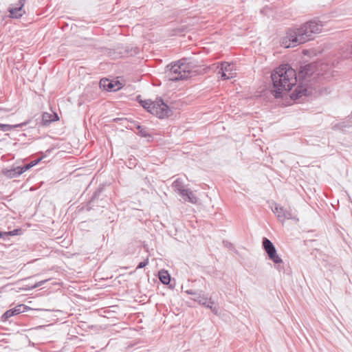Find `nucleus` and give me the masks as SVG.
<instances>
[{"label": "nucleus", "mask_w": 352, "mask_h": 352, "mask_svg": "<svg viewBox=\"0 0 352 352\" xmlns=\"http://www.w3.org/2000/svg\"><path fill=\"white\" fill-rule=\"evenodd\" d=\"M159 278L164 285H168L170 281V274L166 270H162L159 272Z\"/></svg>", "instance_id": "obj_17"}, {"label": "nucleus", "mask_w": 352, "mask_h": 352, "mask_svg": "<svg viewBox=\"0 0 352 352\" xmlns=\"http://www.w3.org/2000/svg\"><path fill=\"white\" fill-rule=\"evenodd\" d=\"M0 111H5V112L8 111L6 109L1 108V107H0Z\"/></svg>", "instance_id": "obj_32"}, {"label": "nucleus", "mask_w": 352, "mask_h": 352, "mask_svg": "<svg viewBox=\"0 0 352 352\" xmlns=\"http://www.w3.org/2000/svg\"><path fill=\"white\" fill-rule=\"evenodd\" d=\"M47 280H48V279L41 280V281L36 283L33 286H32V288L34 289V288L41 287V286L43 285Z\"/></svg>", "instance_id": "obj_28"}, {"label": "nucleus", "mask_w": 352, "mask_h": 352, "mask_svg": "<svg viewBox=\"0 0 352 352\" xmlns=\"http://www.w3.org/2000/svg\"><path fill=\"white\" fill-rule=\"evenodd\" d=\"M234 66L228 63L221 64V67L218 72V74L221 75L222 80L233 78L236 76V72L233 69Z\"/></svg>", "instance_id": "obj_8"}, {"label": "nucleus", "mask_w": 352, "mask_h": 352, "mask_svg": "<svg viewBox=\"0 0 352 352\" xmlns=\"http://www.w3.org/2000/svg\"><path fill=\"white\" fill-rule=\"evenodd\" d=\"M27 124H28V122H25L21 123L19 124H15V125H10V124H6L0 123V131H9L14 128L22 127L23 126H25Z\"/></svg>", "instance_id": "obj_16"}, {"label": "nucleus", "mask_w": 352, "mask_h": 352, "mask_svg": "<svg viewBox=\"0 0 352 352\" xmlns=\"http://www.w3.org/2000/svg\"><path fill=\"white\" fill-rule=\"evenodd\" d=\"M100 87H102L104 89L111 91H116V89H114L115 85L113 84V82L108 79H102L100 81Z\"/></svg>", "instance_id": "obj_15"}, {"label": "nucleus", "mask_w": 352, "mask_h": 352, "mask_svg": "<svg viewBox=\"0 0 352 352\" xmlns=\"http://www.w3.org/2000/svg\"><path fill=\"white\" fill-rule=\"evenodd\" d=\"M59 119L58 115L56 113H49L45 112L42 115V121L41 124L43 126H47L50 125L52 122L56 121Z\"/></svg>", "instance_id": "obj_11"}, {"label": "nucleus", "mask_w": 352, "mask_h": 352, "mask_svg": "<svg viewBox=\"0 0 352 352\" xmlns=\"http://www.w3.org/2000/svg\"><path fill=\"white\" fill-rule=\"evenodd\" d=\"M214 302L212 301L210 298H208L206 305H204L207 308H209L212 313L215 315L218 314L219 308L217 306H214Z\"/></svg>", "instance_id": "obj_22"}, {"label": "nucleus", "mask_w": 352, "mask_h": 352, "mask_svg": "<svg viewBox=\"0 0 352 352\" xmlns=\"http://www.w3.org/2000/svg\"><path fill=\"white\" fill-rule=\"evenodd\" d=\"M188 58H182L166 66V77L170 81H177L190 76L195 71Z\"/></svg>", "instance_id": "obj_3"}, {"label": "nucleus", "mask_w": 352, "mask_h": 352, "mask_svg": "<svg viewBox=\"0 0 352 352\" xmlns=\"http://www.w3.org/2000/svg\"><path fill=\"white\" fill-rule=\"evenodd\" d=\"M16 310H17V314H19L21 313L25 312V311L28 309V307L24 305H19L14 307Z\"/></svg>", "instance_id": "obj_26"}, {"label": "nucleus", "mask_w": 352, "mask_h": 352, "mask_svg": "<svg viewBox=\"0 0 352 352\" xmlns=\"http://www.w3.org/2000/svg\"><path fill=\"white\" fill-rule=\"evenodd\" d=\"M272 210L276 215V217L279 221L284 223L285 220L292 219L295 221H298V219L295 212L291 210H286L281 206L277 204H274L272 206Z\"/></svg>", "instance_id": "obj_4"}, {"label": "nucleus", "mask_w": 352, "mask_h": 352, "mask_svg": "<svg viewBox=\"0 0 352 352\" xmlns=\"http://www.w3.org/2000/svg\"><path fill=\"white\" fill-rule=\"evenodd\" d=\"M25 0H19L15 4H11L8 11L9 12L8 16L12 19H19L23 14H25V11L23 9Z\"/></svg>", "instance_id": "obj_7"}, {"label": "nucleus", "mask_w": 352, "mask_h": 352, "mask_svg": "<svg viewBox=\"0 0 352 352\" xmlns=\"http://www.w3.org/2000/svg\"><path fill=\"white\" fill-rule=\"evenodd\" d=\"M182 192L183 193L181 195V196L185 201L192 204L197 203V198L191 190L186 189V190H182Z\"/></svg>", "instance_id": "obj_12"}, {"label": "nucleus", "mask_w": 352, "mask_h": 352, "mask_svg": "<svg viewBox=\"0 0 352 352\" xmlns=\"http://www.w3.org/2000/svg\"><path fill=\"white\" fill-rule=\"evenodd\" d=\"M192 299L197 302L199 304L202 305H206L208 302V297L204 294H201V292H197V295H195L194 297L192 298Z\"/></svg>", "instance_id": "obj_14"}, {"label": "nucleus", "mask_w": 352, "mask_h": 352, "mask_svg": "<svg viewBox=\"0 0 352 352\" xmlns=\"http://www.w3.org/2000/svg\"><path fill=\"white\" fill-rule=\"evenodd\" d=\"M22 233V230L21 228L14 229L12 231L6 232V238L10 236H16L20 235Z\"/></svg>", "instance_id": "obj_23"}, {"label": "nucleus", "mask_w": 352, "mask_h": 352, "mask_svg": "<svg viewBox=\"0 0 352 352\" xmlns=\"http://www.w3.org/2000/svg\"><path fill=\"white\" fill-rule=\"evenodd\" d=\"M0 239H6V232H0Z\"/></svg>", "instance_id": "obj_31"}, {"label": "nucleus", "mask_w": 352, "mask_h": 352, "mask_svg": "<svg viewBox=\"0 0 352 352\" xmlns=\"http://www.w3.org/2000/svg\"><path fill=\"white\" fill-rule=\"evenodd\" d=\"M138 101L140 103V104L144 107L145 109H146L148 112H150V110L152 109V105L153 104V102L150 100H142L141 96H138L137 97Z\"/></svg>", "instance_id": "obj_18"}, {"label": "nucleus", "mask_w": 352, "mask_h": 352, "mask_svg": "<svg viewBox=\"0 0 352 352\" xmlns=\"http://www.w3.org/2000/svg\"><path fill=\"white\" fill-rule=\"evenodd\" d=\"M2 173L5 176L9 178H14L21 175L24 173L22 166L12 167L10 169H3Z\"/></svg>", "instance_id": "obj_10"}, {"label": "nucleus", "mask_w": 352, "mask_h": 352, "mask_svg": "<svg viewBox=\"0 0 352 352\" xmlns=\"http://www.w3.org/2000/svg\"><path fill=\"white\" fill-rule=\"evenodd\" d=\"M322 30L321 22L311 21L298 28L289 29L280 40V45L285 48L294 47L313 39L314 34Z\"/></svg>", "instance_id": "obj_1"}, {"label": "nucleus", "mask_w": 352, "mask_h": 352, "mask_svg": "<svg viewBox=\"0 0 352 352\" xmlns=\"http://www.w3.org/2000/svg\"><path fill=\"white\" fill-rule=\"evenodd\" d=\"M137 129L139 130L140 133H141V135H142V136L146 137V136L147 135L146 132L143 129H142V126H139V125H138V126H137Z\"/></svg>", "instance_id": "obj_29"}, {"label": "nucleus", "mask_w": 352, "mask_h": 352, "mask_svg": "<svg viewBox=\"0 0 352 352\" xmlns=\"http://www.w3.org/2000/svg\"><path fill=\"white\" fill-rule=\"evenodd\" d=\"M170 109L168 106L164 102L162 99H157L152 105V109L150 113L156 116L159 118H164L168 116Z\"/></svg>", "instance_id": "obj_5"}, {"label": "nucleus", "mask_w": 352, "mask_h": 352, "mask_svg": "<svg viewBox=\"0 0 352 352\" xmlns=\"http://www.w3.org/2000/svg\"><path fill=\"white\" fill-rule=\"evenodd\" d=\"M342 56L345 59H352V43L346 45L342 49Z\"/></svg>", "instance_id": "obj_20"}, {"label": "nucleus", "mask_w": 352, "mask_h": 352, "mask_svg": "<svg viewBox=\"0 0 352 352\" xmlns=\"http://www.w3.org/2000/svg\"><path fill=\"white\" fill-rule=\"evenodd\" d=\"M262 244L265 252L271 261L276 264H279L283 262L282 259L277 254L276 250L270 240L264 237L263 239Z\"/></svg>", "instance_id": "obj_6"}, {"label": "nucleus", "mask_w": 352, "mask_h": 352, "mask_svg": "<svg viewBox=\"0 0 352 352\" xmlns=\"http://www.w3.org/2000/svg\"><path fill=\"white\" fill-rule=\"evenodd\" d=\"M271 78L273 84L272 94L278 98L283 91H290L297 82L296 71L288 64L281 65L275 69Z\"/></svg>", "instance_id": "obj_2"}, {"label": "nucleus", "mask_w": 352, "mask_h": 352, "mask_svg": "<svg viewBox=\"0 0 352 352\" xmlns=\"http://www.w3.org/2000/svg\"><path fill=\"white\" fill-rule=\"evenodd\" d=\"M38 161H39V160H38L32 161L30 163L23 166L22 168H23V171L25 172L26 170H29L30 168H32L34 166H35L38 163Z\"/></svg>", "instance_id": "obj_25"}, {"label": "nucleus", "mask_w": 352, "mask_h": 352, "mask_svg": "<svg viewBox=\"0 0 352 352\" xmlns=\"http://www.w3.org/2000/svg\"><path fill=\"white\" fill-rule=\"evenodd\" d=\"M173 188L175 191H177L180 195L183 193L182 190H186V189L184 188V184L180 179H177L173 183Z\"/></svg>", "instance_id": "obj_19"}, {"label": "nucleus", "mask_w": 352, "mask_h": 352, "mask_svg": "<svg viewBox=\"0 0 352 352\" xmlns=\"http://www.w3.org/2000/svg\"><path fill=\"white\" fill-rule=\"evenodd\" d=\"M307 92V89L302 87H297L295 89L294 92L292 93L291 96V98L293 100H297L301 98L303 96H306Z\"/></svg>", "instance_id": "obj_13"}, {"label": "nucleus", "mask_w": 352, "mask_h": 352, "mask_svg": "<svg viewBox=\"0 0 352 352\" xmlns=\"http://www.w3.org/2000/svg\"><path fill=\"white\" fill-rule=\"evenodd\" d=\"M148 263V259L146 258L145 261L140 262L136 267V270L141 269L146 266Z\"/></svg>", "instance_id": "obj_27"}, {"label": "nucleus", "mask_w": 352, "mask_h": 352, "mask_svg": "<svg viewBox=\"0 0 352 352\" xmlns=\"http://www.w3.org/2000/svg\"><path fill=\"white\" fill-rule=\"evenodd\" d=\"M17 310L16 309H10L8 311H6L1 316V320L5 322L7 321L10 317L18 315Z\"/></svg>", "instance_id": "obj_21"}, {"label": "nucleus", "mask_w": 352, "mask_h": 352, "mask_svg": "<svg viewBox=\"0 0 352 352\" xmlns=\"http://www.w3.org/2000/svg\"><path fill=\"white\" fill-rule=\"evenodd\" d=\"M316 69L315 63H310L300 67L298 76L300 78L305 79L307 77L311 76Z\"/></svg>", "instance_id": "obj_9"}, {"label": "nucleus", "mask_w": 352, "mask_h": 352, "mask_svg": "<svg viewBox=\"0 0 352 352\" xmlns=\"http://www.w3.org/2000/svg\"><path fill=\"white\" fill-rule=\"evenodd\" d=\"M198 291H196V290H193V289H188V290H186V293L188 294H190V295H192L193 297L195 296V295H197V292Z\"/></svg>", "instance_id": "obj_30"}, {"label": "nucleus", "mask_w": 352, "mask_h": 352, "mask_svg": "<svg viewBox=\"0 0 352 352\" xmlns=\"http://www.w3.org/2000/svg\"><path fill=\"white\" fill-rule=\"evenodd\" d=\"M346 122H347V123H346L345 122L340 123L339 124L340 127L344 128V127L351 126L352 125V111H351V113L350 114V116H349Z\"/></svg>", "instance_id": "obj_24"}]
</instances>
